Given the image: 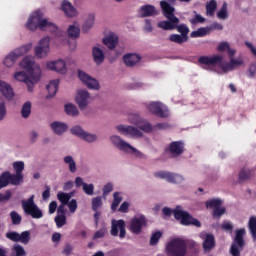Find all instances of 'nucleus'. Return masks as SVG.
I'll list each match as a JSON object with an SVG mask.
<instances>
[{
    "label": "nucleus",
    "mask_w": 256,
    "mask_h": 256,
    "mask_svg": "<svg viewBox=\"0 0 256 256\" xmlns=\"http://www.w3.org/2000/svg\"><path fill=\"white\" fill-rule=\"evenodd\" d=\"M95 27V13H88L82 25V33H89Z\"/></svg>",
    "instance_id": "obj_26"
},
{
    "label": "nucleus",
    "mask_w": 256,
    "mask_h": 256,
    "mask_svg": "<svg viewBox=\"0 0 256 256\" xmlns=\"http://www.w3.org/2000/svg\"><path fill=\"white\" fill-rule=\"evenodd\" d=\"M31 49H33V43H27L15 48L11 52L15 55L16 59H19L20 57H23V55H27Z\"/></svg>",
    "instance_id": "obj_28"
},
{
    "label": "nucleus",
    "mask_w": 256,
    "mask_h": 256,
    "mask_svg": "<svg viewBox=\"0 0 256 256\" xmlns=\"http://www.w3.org/2000/svg\"><path fill=\"white\" fill-rule=\"evenodd\" d=\"M54 221L58 228H61L67 224V216H65V210L61 209V207H58L57 215Z\"/></svg>",
    "instance_id": "obj_31"
},
{
    "label": "nucleus",
    "mask_w": 256,
    "mask_h": 256,
    "mask_svg": "<svg viewBox=\"0 0 256 256\" xmlns=\"http://www.w3.org/2000/svg\"><path fill=\"white\" fill-rule=\"evenodd\" d=\"M6 237L10 241H14V243H19V233H17V232H7Z\"/></svg>",
    "instance_id": "obj_64"
},
{
    "label": "nucleus",
    "mask_w": 256,
    "mask_h": 256,
    "mask_svg": "<svg viewBox=\"0 0 256 256\" xmlns=\"http://www.w3.org/2000/svg\"><path fill=\"white\" fill-rule=\"evenodd\" d=\"M64 112L68 115V117H79V108H77V105L71 102L64 104Z\"/></svg>",
    "instance_id": "obj_32"
},
{
    "label": "nucleus",
    "mask_w": 256,
    "mask_h": 256,
    "mask_svg": "<svg viewBox=\"0 0 256 256\" xmlns=\"http://www.w3.org/2000/svg\"><path fill=\"white\" fill-rule=\"evenodd\" d=\"M218 19H222L225 21V19L229 18V12L227 11V2H224L221 9L217 12Z\"/></svg>",
    "instance_id": "obj_49"
},
{
    "label": "nucleus",
    "mask_w": 256,
    "mask_h": 256,
    "mask_svg": "<svg viewBox=\"0 0 256 256\" xmlns=\"http://www.w3.org/2000/svg\"><path fill=\"white\" fill-rule=\"evenodd\" d=\"M246 76L248 79H256V62H252L247 71H246Z\"/></svg>",
    "instance_id": "obj_53"
},
{
    "label": "nucleus",
    "mask_w": 256,
    "mask_h": 256,
    "mask_svg": "<svg viewBox=\"0 0 256 256\" xmlns=\"http://www.w3.org/2000/svg\"><path fill=\"white\" fill-rule=\"evenodd\" d=\"M82 191L89 197H93V195H95V185L93 183H85L84 186H82Z\"/></svg>",
    "instance_id": "obj_51"
},
{
    "label": "nucleus",
    "mask_w": 256,
    "mask_h": 256,
    "mask_svg": "<svg viewBox=\"0 0 256 256\" xmlns=\"http://www.w3.org/2000/svg\"><path fill=\"white\" fill-rule=\"evenodd\" d=\"M71 197H72L71 193L59 192L57 194V199L61 203L59 207H61L62 210L65 209V205L69 203V201L71 200Z\"/></svg>",
    "instance_id": "obj_39"
},
{
    "label": "nucleus",
    "mask_w": 256,
    "mask_h": 256,
    "mask_svg": "<svg viewBox=\"0 0 256 256\" xmlns=\"http://www.w3.org/2000/svg\"><path fill=\"white\" fill-rule=\"evenodd\" d=\"M68 36L72 39H77L81 35V28L79 27V22H74L67 29Z\"/></svg>",
    "instance_id": "obj_37"
},
{
    "label": "nucleus",
    "mask_w": 256,
    "mask_h": 256,
    "mask_svg": "<svg viewBox=\"0 0 256 256\" xmlns=\"http://www.w3.org/2000/svg\"><path fill=\"white\" fill-rule=\"evenodd\" d=\"M0 99H6V101H13L15 99L13 86L5 80H0Z\"/></svg>",
    "instance_id": "obj_20"
},
{
    "label": "nucleus",
    "mask_w": 256,
    "mask_h": 256,
    "mask_svg": "<svg viewBox=\"0 0 256 256\" xmlns=\"http://www.w3.org/2000/svg\"><path fill=\"white\" fill-rule=\"evenodd\" d=\"M60 11H62V13L68 19L79 17V10H77V8H75L73 3H71L69 0H62L60 2Z\"/></svg>",
    "instance_id": "obj_19"
},
{
    "label": "nucleus",
    "mask_w": 256,
    "mask_h": 256,
    "mask_svg": "<svg viewBox=\"0 0 256 256\" xmlns=\"http://www.w3.org/2000/svg\"><path fill=\"white\" fill-rule=\"evenodd\" d=\"M49 53H51V50H48L47 48L38 45L34 47V57H36V59H47Z\"/></svg>",
    "instance_id": "obj_38"
},
{
    "label": "nucleus",
    "mask_w": 256,
    "mask_h": 256,
    "mask_svg": "<svg viewBox=\"0 0 256 256\" xmlns=\"http://www.w3.org/2000/svg\"><path fill=\"white\" fill-rule=\"evenodd\" d=\"M24 27L27 31H31L32 33H35L37 29H40V31H49L50 33L57 31V25L45 18V11L41 9L33 11L28 16Z\"/></svg>",
    "instance_id": "obj_2"
},
{
    "label": "nucleus",
    "mask_w": 256,
    "mask_h": 256,
    "mask_svg": "<svg viewBox=\"0 0 256 256\" xmlns=\"http://www.w3.org/2000/svg\"><path fill=\"white\" fill-rule=\"evenodd\" d=\"M77 75L79 81H81V83H83V85L87 89H89L90 91H100L101 82H99V79L91 76V74L83 70H78Z\"/></svg>",
    "instance_id": "obj_11"
},
{
    "label": "nucleus",
    "mask_w": 256,
    "mask_h": 256,
    "mask_svg": "<svg viewBox=\"0 0 256 256\" xmlns=\"http://www.w3.org/2000/svg\"><path fill=\"white\" fill-rule=\"evenodd\" d=\"M123 61L127 67H135L137 63L141 62V55L139 54H126L123 56Z\"/></svg>",
    "instance_id": "obj_29"
},
{
    "label": "nucleus",
    "mask_w": 256,
    "mask_h": 256,
    "mask_svg": "<svg viewBox=\"0 0 256 256\" xmlns=\"http://www.w3.org/2000/svg\"><path fill=\"white\" fill-rule=\"evenodd\" d=\"M215 11H217V1L210 0L206 3V15L213 17L215 15Z\"/></svg>",
    "instance_id": "obj_42"
},
{
    "label": "nucleus",
    "mask_w": 256,
    "mask_h": 256,
    "mask_svg": "<svg viewBox=\"0 0 256 256\" xmlns=\"http://www.w3.org/2000/svg\"><path fill=\"white\" fill-rule=\"evenodd\" d=\"M126 121L127 123H130V125H135V127H138V125L143 123V117L140 116L139 113H130L127 115Z\"/></svg>",
    "instance_id": "obj_36"
},
{
    "label": "nucleus",
    "mask_w": 256,
    "mask_h": 256,
    "mask_svg": "<svg viewBox=\"0 0 256 256\" xmlns=\"http://www.w3.org/2000/svg\"><path fill=\"white\" fill-rule=\"evenodd\" d=\"M22 209L26 215H30L32 219H42L43 210L35 204V195H31L28 199L22 200Z\"/></svg>",
    "instance_id": "obj_10"
},
{
    "label": "nucleus",
    "mask_w": 256,
    "mask_h": 256,
    "mask_svg": "<svg viewBox=\"0 0 256 256\" xmlns=\"http://www.w3.org/2000/svg\"><path fill=\"white\" fill-rule=\"evenodd\" d=\"M167 256H187V241L183 238L171 239L165 247Z\"/></svg>",
    "instance_id": "obj_7"
},
{
    "label": "nucleus",
    "mask_w": 256,
    "mask_h": 256,
    "mask_svg": "<svg viewBox=\"0 0 256 256\" xmlns=\"http://www.w3.org/2000/svg\"><path fill=\"white\" fill-rule=\"evenodd\" d=\"M248 227L250 230V233L253 237V240H256V216H251L248 222Z\"/></svg>",
    "instance_id": "obj_48"
},
{
    "label": "nucleus",
    "mask_w": 256,
    "mask_h": 256,
    "mask_svg": "<svg viewBox=\"0 0 256 256\" xmlns=\"http://www.w3.org/2000/svg\"><path fill=\"white\" fill-rule=\"evenodd\" d=\"M243 237H245V228H241L236 230V236L231 246L230 253L232 256H241V251L243 250V245L245 242L243 241Z\"/></svg>",
    "instance_id": "obj_16"
},
{
    "label": "nucleus",
    "mask_w": 256,
    "mask_h": 256,
    "mask_svg": "<svg viewBox=\"0 0 256 256\" xmlns=\"http://www.w3.org/2000/svg\"><path fill=\"white\" fill-rule=\"evenodd\" d=\"M167 151L172 157H179L185 151V144L181 141L171 142Z\"/></svg>",
    "instance_id": "obj_24"
},
{
    "label": "nucleus",
    "mask_w": 256,
    "mask_h": 256,
    "mask_svg": "<svg viewBox=\"0 0 256 256\" xmlns=\"http://www.w3.org/2000/svg\"><path fill=\"white\" fill-rule=\"evenodd\" d=\"M174 29H177L178 33H180V35H182V37H189V27H187V25L185 24H180L176 23L175 27L173 28L172 31H174Z\"/></svg>",
    "instance_id": "obj_47"
},
{
    "label": "nucleus",
    "mask_w": 256,
    "mask_h": 256,
    "mask_svg": "<svg viewBox=\"0 0 256 256\" xmlns=\"http://www.w3.org/2000/svg\"><path fill=\"white\" fill-rule=\"evenodd\" d=\"M11 172L5 171L0 175V189L7 187L11 183Z\"/></svg>",
    "instance_id": "obj_43"
},
{
    "label": "nucleus",
    "mask_w": 256,
    "mask_h": 256,
    "mask_svg": "<svg viewBox=\"0 0 256 256\" xmlns=\"http://www.w3.org/2000/svg\"><path fill=\"white\" fill-rule=\"evenodd\" d=\"M33 109V103L31 101H26L22 104L20 115L23 119H29L31 117V111Z\"/></svg>",
    "instance_id": "obj_35"
},
{
    "label": "nucleus",
    "mask_w": 256,
    "mask_h": 256,
    "mask_svg": "<svg viewBox=\"0 0 256 256\" xmlns=\"http://www.w3.org/2000/svg\"><path fill=\"white\" fill-rule=\"evenodd\" d=\"M110 143L116 147V149H119V151H124V153H129L130 155H134V157L143 156L141 151L130 145L129 142L122 139V137L119 135L110 136Z\"/></svg>",
    "instance_id": "obj_8"
},
{
    "label": "nucleus",
    "mask_w": 256,
    "mask_h": 256,
    "mask_svg": "<svg viewBox=\"0 0 256 256\" xmlns=\"http://www.w3.org/2000/svg\"><path fill=\"white\" fill-rule=\"evenodd\" d=\"M200 238L203 240L202 245L205 253H209L211 249L215 248V236L213 234L203 232L200 234Z\"/></svg>",
    "instance_id": "obj_23"
},
{
    "label": "nucleus",
    "mask_w": 256,
    "mask_h": 256,
    "mask_svg": "<svg viewBox=\"0 0 256 256\" xmlns=\"http://www.w3.org/2000/svg\"><path fill=\"white\" fill-rule=\"evenodd\" d=\"M103 45L113 51L119 45V36L113 31H109L102 39Z\"/></svg>",
    "instance_id": "obj_21"
},
{
    "label": "nucleus",
    "mask_w": 256,
    "mask_h": 256,
    "mask_svg": "<svg viewBox=\"0 0 256 256\" xmlns=\"http://www.w3.org/2000/svg\"><path fill=\"white\" fill-rule=\"evenodd\" d=\"M97 139H98L97 134H93L87 131L84 132V136L82 137V141H86V143H95Z\"/></svg>",
    "instance_id": "obj_55"
},
{
    "label": "nucleus",
    "mask_w": 256,
    "mask_h": 256,
    "mask_svg": "<svg viewBox=\"0 0 256 256\" xmlns=\"http://www.w3.org/2000/svg\"><path fill=\"white\" fill-rule=\"evenodd\" d=\"M38 47H42L44 49H48L51 51V36H44L38 41Z\"/></svg>",
    "instance_id": "obj_46"
},
{
    "label": "nucleus",
    "mask_w": 256,
    "mask_h": 256,
    "mask_svg": "<svg viewBox=\"0 0 256 256\" xmlns=\"http://www.w3.org/2000/svg\"><path fill=\"white\" fill-rule=\"evenodd\" d=\"M29 241H31V232L24 231L21 234H19L18 243H23L24 245H27Z\"/></svg>",
    "instance_id": "obj_54"
},
{
    "label": "nucleus",
    "mask_w": 256,
    "mask_h": 256,
    "mask_svg": "<svg viewBox=\"0 0 256 256\" xmlns=\"http://www.w3.org/2000/svg\"><path fill=\"white\" fill-rule=\"evenodd\" d=\"M12 167H13L15 173L23 174V171H25V162L15 161L12 163Z\"/></svg>",
    "instance_id": "obj_56"
},
{
    "label": "nucleus",
    "mask_w": 256,
    "mask_h": 256,
    "mask_svg": "<svg viewBox=\"0 0 256 256\" xmlns=\"http://www.w3.org/2000/svg\"><path fill=\"white\" fill-rule=\"evenodd\" d=\"M162 213L165 217L174 215V218L177 219V221H180L181 225H193L194 227H201V222L193 218V216H191V214L185 211L181 206H177L174 210H171L169 207H164L162 209Z\"/></svg>",
    "instance_id": "obj_5"
},
{
    "label": "nucleus",
    "mask_w": 256,
    "mask_h": 256,
    "mask_svg": "<svg viewBox=\"0 0 256 256\" xmlns=\"http://www.w3.org/2000/svg\"><path fill=\"white\" fill-rule=\"evenodd\" d=\"M139 15H141V17H153L159 15V10L151 4H147L139 9Z\"/></svg>",
    "instance_id": "obj_27"
},
{
    "label": "nucleus",
    "mask_w": 256,
    "mask_h": 256,
    "mask_svg": "<svg viewBox=\"0 0 256 256\" xmlns=\"http://www.w3.org/2000/svg\"><path fill=\"white\" fill-rule=\"evenodd\" d=\"M154 177L156 179H164L167 183H172L173 185H181L185 181V176L169 171H156L154 172Z\"/></svg>",
    "instance_id": "obj_14"
},
{
    "label": "nucleus",
    "mask_w": 256,
    "mask_h": 256,
    "mask_svg": "<svg viewBox=\"0 0 256 256\" xmlns=\"http://www.w3.org/2000/svg\"><path fill=\"white\" fill-rule=\"evenodd\" d=\"M45 69L47 71H54L60 75H67L69 69L67 68V62L64 59L48 60L45 62Z\"/></svg>",
    "instance_id": "obj_15"
},
{
    "label": "nucleus",
    "mask_w": 256,
    "mask_h": 256,
    "mask_svg": "<svg viewBox=\"0 0 256 256\" xmlns=\"http://www.w3.org/2000/svg\"><path fill=\"white\" fill-rule=\"evenodd\" d=\"M70 131L72 135H76V137H79V139H83L86 132L83 130V128H81V126H73Z\"/></svg>",
    "instance_id": "obj_57"
},
{
    "label": "nucleus",
    "mask_w": 256,
    "mask_h": 256,
    "mask_svg": "<svg viewBox=\"0 0 256 256\" xmlns=\"http://www.w3.org/2000/svg\"><path fill=\"white\" fill-rule=\"evenodd\" d=\"M25 255V249L23 246L16 244L12 247V256H23Z\"/></svg>",
    "instance_id": "obj_58"
},
{
    "label": "nucleus",
    "mask_w": 256,
    "mask_h": 256,
    "mask_svg": "<svg viewBox=\"0 0 256 256\" xmlns=\"http://www.w3.org/2000/svg\"><path fill=\"white\" fill-rule=\"evenodd\" d=\"M101 207H103V198L101 196L92 198V211H99Z\"/></svg>",
    "instance_id": "obj_50"
},
{
    "label": "nucleus",
    "mask_w": 256,
    "mask_h": 256,
    "mask_svg": "<svg viewBox=\"0 0 256 256\" xmlns=\"http://www.w3.org/2000/svg\"><path fill=\"white\" fill-rule=\"evenodd\" d=\"M121 201H123V196L121 195V193L120 192H114L113 193V201H112V204H111V209L113 211H117V208L121 204Z\"/></svg>",
    "instance_id": "obj_45"
},
{
    "label": "nucleus",
    "mask_w": 256,
    "mask_h": 256,
    "mask_svg": "<svg viewBox=\"0 0 256 256\" xmlns=\"http://www.w3.org/2000/svg\"><path fill=\"white\" fill-rule=\"evenodd\" d=\"M12 79L14 83H24L28 93H34L35 85L40 81L39 76L30 74L25 70H17L13 73Z\"/></svg>",
    "instance_id": "obj_6"
},
{
    "label": "nucleus",
    "mask_w": 256,
    "mask_h": 256,
    "mask_svg": "<svg viewBox=\"0 0 256 256\" xmlns=\"http://www.w3.org/2000/svg\"><path fill=\"white\" fill-rule=\"evenodd\" d=\"M162 236L163 233L161 231L154 232L150 238V245H157Z\"/></svg>",
    "instance_id": "obj_60"
},
{
    "label": "nucleus",
    "mask_w": 256,
    "mask_h": 256,
    "mask_svg": "<svg viewBox=\"0 0 256 256\" xmlns=\"http://www.w3.org/2000/svg\"><path fill=\"white\" fill-rule=\"evenodd\" d=\"M160 7L162 9V13L167 20L160 21L157 24L159 29H163L164 31H173L177 23H179V19L175 16V7L169 4V2L162 0L160 1Z\"/></svg>",
    "instance_id": "obj_4"
},
{
    "label": "nucleus",
    "mask_w": 256,
    "mask_h": 256,
    "mask_svg": "<svg viewBox=\"0 0 256 256\" xmlns=\"http://www.w3.org/2000/svg\"><path fill=\"white\" fill-rule=\"evenodd\" d=\"M190 23H192V25H197V23H205V18L201 16V14L194 12V16L190 19Z\"/></svg>",
    "instance_id": "obj_61"
},
{
    "label": "nucleus",
    "mask_w": 256,
    "mask_h": 256,
    "mask_svg": "<svg viewBox=\"0 0 256 256\" xmlns=\"http://www.w3.org/2000/svg\"><path fill=\"white\" fill-rule=\"evenodd\" d=\"M154 127L150 124L149 121H146L143 118V122L138 125V127L127 124H118L115 126V130L119 135H123V137H128L129 139H141L144 133H151Z\"/></svg>",
    "instance_id": "obj_3"
},
{
    "label": "nucleus",
    "mask_w": 256,
    "mask_h": 256,
    "mask_svg": "<svg viewBox=\"0 0 256 256\" xmlns=\"http://www.w3.org/2000/svg\"><path fill=\"white\" fill-rule=\"evenodd\" d=\"M210 32H211V28L201 27V28H198L196 31L191 32L190 36L192 38L205 37V35H208V33Z\"/></svg>",
    "instance_id": "obj_44"
},
{
    "label": "nucleus",
    "mask_w": 256,
    "mask_h": 256,
    "mask_svg": "<svg viewBox=\"0 0 256 256\" xmlns=\"http://www.w3.org/2000/svg\"><path fill=\"white\" fill-rule=\"evenodd\" d=\"M112 191H113V183L108 182L102 188V195H103V197H107V195L109 193H111Z\"/></svg>",
    "instance_id": "obj_62"
},
{
    "label": "nucleus",
    "mask_w": 256,
    "mask_h": 256,
    "mask_svg": "<svg viewBox=\"0 0 256 256\" xmlns=\"http://www.w3.org/2000/svg\"><path fill=\"white\" fill-rule=\"evenodd\" d=\"M217 51L220 53H228L229 61H225V57L221 54H216L213 56H202L199 58V63L201 65H206L207 67H213V65H218L217 73L218 75H227V73H232L239 67L245 65V58L243 56L237 55V50L231 48L228 42H220L217 46Z\"/></svg>",
    "instance_id": "obj_1"
},
{
    "label": "nucleus",
    "mask_w": 256,
    "mask_h": 256,
    "mask_svg": "<svg viewBox=\"0 0 256 256\" xmlns=\"http://www.w3.org/2000/svg\"><path fill=\"white\" fill-rule=\"evenodd\" d=\"M92 59L96 65H103V62L105 61L103 45L96 44L92 47Z\"/></svg>",
    "instance_id": "obj_22"
},
{
    "label": "nucleus",
    "mask_w": 256,
    "mask_h": 256,
    "mask_svg": "<svg viewBox=\"0 0 256 256\" xmlns=\"http://www.w3.org/2000/svg\"><path fill=\"white\" fill-rule=\"evenodd\" d=\"M125 226H126V224H125L124 220L112 219L111 230H110V234L112 235V237H117V235H119L120 239H125V235H127Z\"/></svg>",
    "instance_id": "obj_18"
},
{
    "label": "nucleus",
    "mask_w": 256,
    "mask_h": 256,
    "mask_svg": "<svg viewBox=\"0 0 256 256\" xmlns=\"http://www.w3.org/2000/svg\"><path fill=\"white\" fill-rule=\"evenodd\" d=\"M63 163L68 167L70 173H77V162L71 155H67L63 158Z\"/></svg>",
    "instance_id": "obj_34"
},
{
    "label": "nucleus",
    "mask_w": 256,
    "mask_h": 256,
    "mask_svg": "<svg viewBox=\"0 0 256 256\" xmlns=\"http://www.w3.org/2000/svg\"><path fill=\"white\" fill-rule=\"evenodd\" d=\"M19 67L24 71L30 73V75H36L38 79H41V65L35 61V56L27 55L19 63Z\"/></svg>",
    "instance_id": "obj_9"
},
{
    "label": "nucleus",
    "mask_w": 256,
    "mask_h": 256,
    "mask_svg": "<svg viewBox=\"0 0 256 256\" xmlns=\"http://www.w3.org/2000/svg\"><path fill=\"white\" fill-rule=\"evenodd\" d=\"M145 227H147V218L141 214L134 216L130 221V231L135 235H139Z\"/></svg>",
    "instance_id": "obj_17"
},
{
    "label": "nucleus",
    "mask_w": 256,
    "mask_h": 256,
    "mask_svg": "<svg viewBox=\"0 0 256 256\" xmlns=\"http://www.w3.org/2000/svg\"><path fill=\"white\" fill-rule=\"evenodd\" d=\"M74 101L78 105L79 109L84 111V109H88L89 105L93 103V96L89 90L80 89L76 92Z\"/></svg>",
    "instance_id": "obj_13"
},
{
    "label": "nucleus",
    "mask_w": 256,
    "mask_h": 256,
    "mask_svg": "<svg viewBox=\"0 0 256 256\" xmlns=\"http://www.w3.org/2000/svg\"><path fill=\"white\" fill-rule=\"evenodd\" d=\"M146 109L152 115H156V117H160L161 119H167V117L171 116V111L167 105L163 104L159 101H152L146 104Z\"/></svg>",
    "instance_id": "obj_12"
},
{
    "label": "nucleus",
    "mask_w": 256,
    "mask_h": 256,
    "mask_svg": "<svg viewBox=\"0 0 256 256\" xmlns=\"http://www.w3.org/2000/svg\"><path fill=\"white\" fill-rule=\"evenodd\" d=\"M105 235H107V227H103L100 230H98L94 234L93 239H103V237H105Z\"/></svg>",
    "instance_id": "obj_63"
},
{
    "label": "nucleus",
    "mask_w": 256,
    "mask_h": 256,
    "mask_svg": "<svg viewBox=\"0 0 256 256\" xmlns=\"http://www.w3.org/2000/svg\"><path fill=\"white\" fill-rule=\"evenodd\" d=\"M251 178V170L249 168H243L239 173L240 181H247V179Z\"/></svg>",
    "instance_id": "obj_59"
},
{
    "label": "nucleus",
    "mask_w": 256,
    "mask_h": 256,
    "mask_svg": "<svg viewBox=\"0 0 256 256\" xmlns=\"http://www.w3.org/2000/svg\"><path fill=\"white\" fill-rule=\"evenodd\" d=\"M223 205V200L220 198H212L206 201V209H217Z\"/></svg>",
    "instance_id": "obj_41"
},
{
    "label": "nucleus",
    "mask_w": 256,
    "mask_h": 256,
    "mask_svg": "<svg viewBox=\"0 0 256 256\" xmlns=\"http://www.w3.org/2000/svg\"><path fill=\"white\" fill-rule=\"evenodd\" d=\"M10 183H11V185H21V183H23V174H21V173L11 174L10 173Z\"/></svg>",
    "instance_id": "obj_52"
},
{
    "label": "nucleus",
    "mask_w": 256,
    "mask_h": 256,
    "mask_svg": "<svg viewBox=\"0 0 256 256\" xmlns=\"http://www.w3.org/2000/svg\"><path fill=\"white\" fill-rule=\"evenodd\" d=\"M46 90L49 97H55V95H57V91H59V79L51 80L46 85Z\"/></svg>",
    "instance_id": "obj_33"
},
{
    "label": "nucleus",
    "mask_w": 256,
    "mask_h": 256,
    "mask_svg": "<svg viewBox=\"0 0 256 256\" xmlns=\"http://www.w3.org/2000/svg\"><path fill=\"white\" fill-rule=\"evenodd\" d=\"M19 59L16 57V55L13 52H9L2 60V65L6 69H13L15 67V63H17Z\"/></svg>",
    "instance_id": "obj_30"
},
{
    "label": "nucleus",
    "mask_w": 256,
    "mask_h": 256,
    "mask_svg": "<svg viewBox=\"0 0 256 256\" xmlns=\"http://www.w3.org/2000/svg\"><path fill=\"white\" fill-rule=\"evenodd\" d=\"M50 129L54 133V135H58V137H61V135L67 133V129H69V126L65 122L53 121L50 123Z\"/></svg>",
    "instance_id": "obj_25"
},
{
    "label": "nucleus",
    "mask_w": 256,
    "mask_h": 256,
    "mask_svg": "<svg viewBox=\"0 0 256 256\" xmlns=\"http://www.w3.org/2000/svg\"><path fill=\"white\" fill-rule=\"evenodd\" d=\"M168 41L182 45V43H187V41H189V37L182 36L181 34H171L168 37Z\"/></svg>",
    "instance_id": "obj_40"
}]
</instances>
